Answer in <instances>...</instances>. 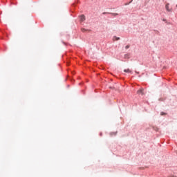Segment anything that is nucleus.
I'll return each mask as SVG.
<instances>
[{"label": "nucleus", "instance_id": "6", "mask_svg": "<svg viewBox=\"0 0 177 177\" xmlns=\"http://www.w3.org/2000/svg\"><path fill=\"white\" fill-rule=\"evenodd\" d=\"M82 32H85L86 31V29H85V28H82Z\"/></svg>", "mask_w": 177, "mask_h": 177}, {"label": "nucleus", "instance_id": "4", "mask_svg": "<svg viewBox=\"0 0 177 177\" xmlns=\"http://www.w3.org/2000/svg\"><path fill=\"white\" fill-rule=\"evenodd\" d=\"M124 73H132V71H131V69H129V68H127V69H124Z\"/></svg>", "mask_w": 177, "mask_h": 177}, {"label": "nucleus", "instance_id": "2", "mask_svg": "<svg viewBox=\"0 0 177 177\" xmlns=\"http://www.w3.org/2000/svg\"><path fill=\"white\" fill-rule=\"evenodd\" d=\"M80 21H85V17L84 15L80 16Z\"/></svg>", "mask_w": 177, "mask_h": 177}, {"label": "nucleus", "instance_id": "5", "mask_svg": "<svg viewBox=\"0 0 177 177\" xmlns=\"http://www.w3.org/2000/svg\"><path fill=\"white\" fill-rule=\"evenodd\" d=\"M113 16H118V13H112L111 14Z\"/></svg>", "mask_w": 177, "mask_h": 177}, {"label": "nucleus", "instance_id": "3", "mask_svg": "<svg viewBox=\"0 0 177 177\" xmlns=\"http://www.w3.org/2000/svg\"><path fill=\"white\" fill-rule=\"evenodd\" d=\"M138 95H143V89H140L137 91Z\"/></svg>", "mask_w": 177, "mask_h": 177}, {"label": "nucleus", "instance_id": "9", "mask_svg": "<svg viewBox=\"0 0 177 177\" xmlns=\"http://www.w3.org/2000/svg\"><path fill=\"white\" fill-rule=\"evenodd\" d=\"M164 114L165 113H164L163 112H161L160 115H164Z\"/></svg>", "mask_w": 177, "mask_h": 177}, {"label": "nucleus", "instance_id": "7", "mask_svg": "<svg viewBox=\"0 0 177 177\" xmlns=\"http://www.w3.org/2000/svg\"><path fill=\"white\" fill-rule=\"evenodd\" d=\"M125 49H129V45L126 46Z\"/></svg>", "mask_w": 177, "mask_h": 177}, {"label": "nucleus", "instance_id": "8", "mask_svg": "<svg viewBox=\"0 0 177 177\" xmlns=\"http://www.w3.org/2000/svg\"><path fill=\"white\" fill-rule=\"evenodd\" d=\"M115 38L116 41L120 40V37H115Z\"/></svg>", "mask_w": 177, "mask_h": 177}, {"label": "nucleus", "instance_id": "1", "mask_svg": "<svg viewBox=\"0 0 177 177\" xmlns=\"http://www.w3.org/2000/svg\"><path fill=\"white\" fill-rule=\"evenodd\" d=\"M165 8L167 12H172V9H169V3L166 4Z\"/></svg>", "mask_w": 177, "mask_h": 177}]
</instances>
